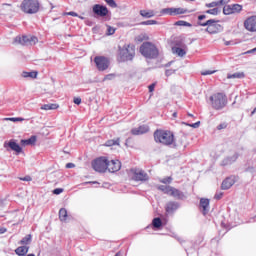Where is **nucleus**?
<instances>
[{
  "instance_id": "1",
  "label": "nucleus",
  "mask_w": 256,
  "mask_h": 256,
  "mask_svg": "<svg viewBox=\"0 0 256 256\" xmlns=\"http://www.w3.org/2000/svg\"><path fill=\"white\" fill-rule=\"evenodd\" d=\"M154 141L162 145H173L175 143V135L168 130H156L154 132Z\"/></svg>"
},
{
  "instance_id": "2",
  "label": "nucleus",
  "mask_w": 256,
  "mask_h": 256,
  "mask_svg": "<svg viewBox=\"0 0 256 256\" xmlns=\"http://www.w3.org/2000/svg\"><path fill=\"white\" fill-rule=\"evenodd\" d=\"M140 53L147 59H157L159 57V50L151 42H144L140 46Z\"/></svg>"
},
{
  "instance_id": "3",
  "label": "nucleus",
  "mask_w": 256,
  "mask_h": 256,
  "mask_svg": "<svg viewBox=\"0 0 256 256\" xmlns=\"http://www.w3.org/2000/svg\"><path fill=\"white\" fill-rule=\"evenodd\" d=\"M210 103L212 109H215L216 111H221L227 105V96H225L223 93H216L210 96Z\"/></svg>"
},
{
  "instance_id": "4",
  "label": "nucleus",
  "mask_w": 256,
  "mask_h": 256,
  "mask_svg": "<svg viewBox=\"0 0 256 256\" xmlns=\"http://www.w3.org/2000/svg\"><path fill=\"white\" fill-rule=\"evenodd\" d=\"M21 11L27 13L28 15H33L39 11V1L38 0H23L20 5Z\"/></svg>"
},
{
  "instance_id": "5",
  "label": "nucleus",
  "mask_w": 256,
  "mask_h": 256,
  "mask_svg": "<svg viewBox=\"0 0 256 256\" xmlns=\"http://www.w3.org/2000/svg\"><path fill=\"white\" fill-rule=\"evenodd\" d=\"M198 25H201V27H207L206 31L207 33H210V35L223 31V26L219 24V21H215L214 19H210L206 22H199Z\"/></svg>"
},
{
  "instance_id": "6",
  "label": "nucleus",
  "mask_w": 256,
  "mask_h": 256,
  "mask_svg": "<svg viewBox=\"0 0 256 256\" xmlns=\"http://www.w3.org/2000/svg\"><path fill=\"white\" fill-rule=\"evenodd\" d=\"M92 168L98 173H105L107 171V158L99 157L92 161Z\"/></svg>"
},
{
  "instance_id": "7",
  "label": "nucleus",
  "mask_w": 256,
  "mask_h": 256,
  "mask_svg": "<svg viewBox=\"0 0 256 256\" xmlns=\"http://www.w3.org/2000/svg\"><path fill=\"white\" fill-rule=\"evenodd\" d=\"M121 61H133L135 57V46L128 45L126 48L120 50Z\"/></svg>"
},
{
  "instance_id": "8",
  "label": "nucleus",
  "mask_w": 256,
  "mask_h": 256,
  "mask_svg": "<svg viewBox=\"0 0 256 256\" xmlns=\"http://www.w3.org/2000/svg\"><path fill=\"white\" fill-rule=\"evenodd\" d=\"M130 175H132L133 181H149V175L141 169L132 168L130 170Z\"/></svg>"
},
{
  "instance_id": "9",
  "label": "nucleus",
  "mask_w": 256,
  "mask_h": 256,
  "mask_svg": "<svg viewBox=\"0 0 256 256\" xmlns=\"http://www.w3.org/2000/svg\"><path fill=\"white\" fill-rule=\"evenodd\" d=\"M94 63L98 71H106V69H109V59L105 56H96L94 58Z\"/></svg>"
},
{
  "instance_id": "10",
  "label": "nucleus",
  "mask_w": 256,
  "mask_h": 256,
  "mask_svg": "<svg viewBox=\"0 0 256 256\" xmlns=\"http://www.w3.org/2000/svg\"><path fill=\"white\" fill-rule=\"evenodd\" d=\"M38 41L35 36H17L15 38V43H20V45H35Z\"/></svg>"
},
{
  "instance_id": "11",
  "label": "nucleus",
  "mask_w": 256,
  "mask_h": 256,
  "mask_svg": "<svg viewBox=\"0 0 256 256\" xmlns=\"http://www.w3.org/2000/svg\"><path fill=\"white\" fill-rule=\"evenodd\" d=\"M107 170L109 173H117V171L121 170V161L119 160H111L107 159Z\"/></svg>"
},
{
  "instance_id": "12",
  "label": "nucleus",
  "mask_w": 256,
  "mask_h": 256,
  "mask_svg": "<svg viewBox=\"0 0 256 256\" xmlns=\"http://www.w3.org/2000/svg\"><path fill=\"white\" fill-rule=\"evenodd\" d=\"M92 10H93V13L98 17H107L109 13V9H107L105 6L101 4L94 5Z\"/></svg>"
},
{
  "instance_id": "13",
  "label": "nucleus",
  "mask_w": 256,
  "mask_h": 256,
  "mask_svg": "<svg viewBox=\"0 0 256 256\" xmlns=\"http://www.w3.org/2000/svg\"><path fill=\"white\" fill-rule=\"evenodd\" d=\"M244 27L250 33L256 32V16H251L244 22Z\"/></svg>"
},
{
  "instance_id": "14",
  "label": "nucleus",
  "mask_w": 256,
  "mask_h": 256,
  "mask_svg": "<svg viewBox=\"0 0 256 256\" xmlns=\"http://www.w3.org/2000/svg\"><path fill=\"white\" fill-rule=\"evenodd\" d=\"M4 147L7 149L9 147L11 151H15L16 153H22L23 148L19 144H17V141L14 139H11L9 142H4Z\"/></svg>"
},
{
  "instance_id": "15",
  "label": "nucleus",
  "mask_w": 256,
  "mask_h": 256,
  "mask_svg": "<svg viewBox=\"0 0 256 256\" xmlns=\"http://www.w3.org/2000/svg\"><path fill=\"white\" fill-rule=\"evenodd\" d=\"M168 195H170V197H174V199H178V200L185 199V194L181 190H179L175 187H172V186L170 187Z\"/></svg>"
},
{
  "instance_id": "16",
  "label": "nucleus",
  "mask_w": 256,
  "mask_h": 256,
  "mask_svg": "<svg viewBox=\"0 0 256 256\" xmlns=\"http://www.w3.org/2000/svg\"><path fill=\"white\" fill-rule=\"evenodd\" d=\"M173 145L178 149H185V147H187V137L185 135L179 136L176 140H174Z\"/></svg>"
},
{
  "instance_id": "17",
  "label": "nucleus",
  "mask_w": 256,
  "mask_h": 256,
  "mask_svg": "<svg viewBox=\"0 0 256 256\" xmlns=\"http://www.w3.org/2000/svg\"><path fill=\"white\" fill-rule=\"evenodd\" d=\"M235 185V176L227 177L225 180H223L221 184V189L223 191H227V189H231L232 186Z\"/></svg>"
},
{
  "instance_id": "18",
  "label": "nucleus",
  "mask_w": 256,
  "mask_h": 256,
  "mask_svg": "<svg viewBox=\"0 0 256 256\" xmlns=\"http://www.w3.org/2000/svg\"><path fill=\"white\" fill-rule=\"evenodd\" d=\"M132 135H143L145 133H149V126L147 125H142L138 128H133L131 130Z\"/></svg>"
},
{
  "instance_id": "19",
  "label": "nucleus",
  "mask_w": 256,
  "mask_h": 256,
  "mask_svg": "<svg viewBox=\"0 0 256 256\" xmlns=\"http://www.w3.org/2000/svg\"><path fill=\"white\" fill-rule=\"evenodd\" d=\"M200 207L202 208L203 215H207V213H209V199H200Z\"/></svg>"
},
{
  "instance_id": "20",
  "label": "nucleus",
  "mask_w": 256,
  "mask_h": 256,
  "mask_svg": "<svg viewBox=\"0 0 256 256\" xmlns=\"http://www.w3.org/2000/svg\"><path fill=\"white\" fill-rule=\"evenodd\" d=\"M237 159H239V154L235 153L232 156L226 157L223 161H222V165L223 166H227V165H232V163H235V161H237Z\"/></svg>"
},
{
  "instance_id": "21",
  "label": "nucleus",
  "mask_w": 256,
  "mask_h": 256,
  "mask_svg": "<svg viewBox=\"0 0 256 256\" xmlns=\"http://www.w3.org/2000/svg\"><path fill=\"white\" fill-rule=\"evenodd\" d=\"M179 209V203L177 202H168L166 204V213H174Z\"/></svg>"
},
{
  "instance_id": "22",
  "label": "nucleus",
  "mask_w": 256,
  "mask_h": 256,
  "mask_svg": "<svg viewBox=\"0 0 256 256\" xmlns=\"http://www.w3.org/2000/svg\"><path fill=\"white\" fill-rule=\"evenodd\" d=\"M16 255L26 256L29 253V246H20L15 250Z\"/></svg>"
},
{
  "instance_id": "23",
  "label": "nucleus",
  "mask_w": 256,
  "mask_h": 256,
  "mask_svg": "<svg viewBox=\"0 0 256 256\" xmlns=\"http://www.w3.org/2000/svg\"><path fill=\"white\" fill-rule=\"evenodd\" d=\"M20 143L23 147H26V145H35L37 143V136H31L29 139L21 140Z\"/></svg>"
},
{
  "instance_id": "24",
  "label": "nucleus",
  "mask_w": 256,
  "mask_h": 256,
  "mask_svg": "<svg viewBox=\"0 0 256 256\" xmlns=\"http://www.w3.org/2000/svg\"><path fill=\"white\" fill-rule=\"evenodd\" d=\"M141 17H145L146 19H151V17H155V11L153 10H140Z\"/></svg>"
},
{
  "instance_id": "25",
  "label": "nucleus",
  "mask_w": 256,
  "mask_h": 256,
  "mask_svg": "<svg viewBox=\"0 0 256 256\" xmlns=\"http://www.w3.org/2000/svg\"><path fill=\"white\" fill-rule=\"evenodd\" d=\"M59 107V104H44L41 106L43 111H55Z\"/></svg>"
},
{
  "instance_id": "26",
  "label": "nucleus",
  "mask_w": 256,
  "mask_h": 256,
  "mask_svg": "<svg viewBox=\"0 0 256 256\" xmlns=\"http://www.w3.org/2000/svg\"><path fill=\"white\" fill-rule=\"evenodd\" d=\"M172 51H173V53H176V55L178 57H185V55H187L185 48L174 47V48H172Z\"/></svg>"
},
{
  "instance_id": "27",
  "label": "nucleus",
  "mask_w": 256,
  "mask_h": 256,
  "mask_svg": "<svg viewBox=\"0 0 256 256\" xmlns=\"http://www.w3.org/2000/svg\"><path fill=\"white\" fill-rule=\"evenodd\" d=\"M31 241H32V236L31 234H28L20 240L19 245H24V246L31 245Z\"/></svg>"
},
{
  "instance_id": "28",
  "label": "nucleus",
  "mask_w": 256,
  "mask_h": 256,
  "mask_svg": "<svg viewBox=\"0 0 256 256\" xmlns=\"http://www.w3.org/2000/svg\"><path fill=\"white\" fill-rule=\"evenodd\" d=\"M38 72L32 71V72H22V77L27 79V77H30V79H37Z\"/></svg>"
},
{
  "instance_id": "29",
  "label": "nucleus",
  "mask_w": 256,
  "mask_h": 256,
  "mask_svg": "<svg viewBox=\"0 0 256 256\" xmlns=\"http://www.w3.org/2000/svg\"><path fill=\"white\" fill-rule=\"evenodd\" d=\"M243 77H245V73L243 72H236L227 76L228 79H243Z\"/></svg>"
},
{
  "instance_id": "30",
  "label": "nucleus",
  "mask_w": 256,
  "mask_h": 256,
  "mask_svg": "<svg viewBox=\"0 0 256 256\" xmlns=\"http://www.w3.org/2000/svg\"><path fill=\"white\" fill-rule=\"evenodd\" d=\"M59 219L60 221H67V209L61 208L59 210Z\"/></svg>"
},
{
  "instance_id": "31",
  "label": "nucleus",
  "mask_w": 256,
  "mask_h": 256,
  "mask_svg": "<svg viewBox=\"0 0 256 256\" xmlns=\"http://www.w3.org/2000/svg\"><path fill=\"white\" fill-rule=\"evenodd\" d=\"M152 225L153 227H155V229H159L161 225H163V222L161 221V218H154L152 221Z\"/></svg>"
},
{
  "instance_id": "32",
  "label": "nucleus",
  "mask_w": 256,
  "mask_h": 256,
  "mask_svg": "<svg viewBox=\"0 0 256 256\" xmlns=\"http://www.w3.org/2000/svg\"><path fill=\"white\" fill-rule=\"evenodd\" d=\"M185 13H187V9L185 8H173L174 15H183Z\"/></svg>"
},
{
  "instance_id": "33",
  "label": "nucleus",
  "mask_w": 256,
  "mask_h": 256,
  "mask_svg": "<svg viewBox=\"0 0 256 256\" xmlns=\"http://www.w3.org/2000/svg\"><path fill=\"white\" fill-rule=\"evenodd\" d=\"M223 13H224V15L233 14V6H231V5L224 6Z\"/></svg>"
},
{
  "instance_id": "34",
  "label": "nucleus",
  "mask_w": 256,
  "mask_h": 256,
  "mask_svg": "<svg viewBox=\"0 0 256 256\" xmlns=\"http://www.w3.org/2000/svg\"><path fill=\"white\" fill-rule=\"evenodd\" d=\"M105 145L106 147H113V145H117L119 147V138L116 140H108Z\"/></svg>"
},
{
  "instance_id": "35",
  "label": "nucleus",
  "mask_w": 256,
  "mask_h": 256,
  "mask_svg": "<svg viewBox=\"0 0 256 256\" xmlns=\"http://www.w3.org/2000/svg\"><path fill=\"white\" fill-rule=\"evenodd\" d=\"M158 189L160 191H163V193H165L166 195H169V191L171 190V186L161 185V186L158 187Z\"/></svg>"
},
{
  "instance_id": "36",
  "label": "nucleus",
  "mask_w": 256,
  "mask_h": 256,
  "mask_svg": "<svg viewBox=\"0 0 256 256\" xmlns=\"http://www.w3.org/2000/svg\"><path fill=\"white\" fill-rule=\"evenodd\" d=\"M175 25H177L178 27H191V23L185 22L183 20L177 21Z\"/></svg>"
},
{
  "instance_id": "37",
  "label": "nucleus",
  "mask_w": 256,
  "mask_h": 256,
  "mask_svg": "<svg viewBox=\"0 0 256 256\" xmlns=\"http://www.w3.org/2000/svg\"><path fill=\"white\" fill-rule=\"evenodd\" d=\"M162 15H171L173 16V8H164L161 10Z\"/></svg>"
},
{
  "instance_id": "38",
  "label": "nucleus",
  "mask_w": 256,
  "mask_h": 256,
  "mask_svg": "<svg viewBox=\"0 0 256 256\" xmlns=\"http://www.w3.org/2000/svg\"><path fill=\"white\" fill-rule=\"evenodd\" d=\"M243 9L242 5L234 4L232 5V12L233 13H239Z\"/></svg>"
},
{
  "instance_id": "39",
  "label": "nucleus",
  "mask_w": 256,
  "mask_h": 256,
  "mask_svg": "<svg viewBox=\"0 0 256 256\" xmlns=\"http://www.w3.org/2000/svg\"><path fill=\"white\" fill-rule=\"evenodd\" d=\"M220 12L221 10H219V8H213L206 11L209 15H219Z\"/></svg>"
},
{
  "instance_id": "40",
  "label": "nucleus",
  "mask_w": 256,
  "mask_h": 256,
  "mask_svg": "<svg viewBox=\"0 0 256 256\" xmlns=\"http://www.w3.org/2000/svg\"><path fill=\"white\" fill-rule=\"evenodd\" d=\"M4 121H12L13 123H17V122H21V121H25V118H21V117H18V118H4Z\"/></svg>"
},
{
  "instance_id": "41",
  "label": "nucleus",
  "mask_w": 256,
  "mask_h": 256,
  "mask_svg": "<svg viewBox=\"0 0 256 256\" xmlns=\"http://www.w3.org/2000/svg\"><path fill=\"white\" fill-rule=\"evenodd\" d=\"M104 1L107 3V5H109V7L116 9L117 3L115 2V0H104Z\"/></svg>"
},
{
  "instance_id": "42",
  "label": "nucleus",
  "mask_w": 256,
  "mask_h": 256,
  "mask_svg": "<svg viewBox=\"0 0 256 256\" xmlns=\"http://www.w3.org/2000/svg\"><path fill=\"white\" fill-rule=\"evenodd\" d=\"M173 181V178L171 176H168L166 178H163L160 180V183H164L165 185L171 183Z\"/></svg>"
},
{
  "instance_id": "43",
  "label": "nucleus",
  "mask_w": 256,
  "mask_h": 256,
  "mask_svg": "<svg viewBox=\"0 0 256 256\" xmlns=\"http://www.w3.org/2000/svg\"><path fill=\"white\" fill-rule=\"evenodd\" d=\"M157 21L156 20H147V21H143L141 22V25H157Z\"/></svg>"
},
{
  "instance_id": "44",
  "label": "nucleus",
  "mask_w": 256,
  "mask_h": 256,
  "mask_svg": "<svg viewBox=\"0 0 256 256\" xmlns=\"http://www.w3.org/2000/svg\"><path fill=\"white\" fill-rule=\"evenodd\" d=\"M183 124L184 125H188V127H193V129H197L199 127V125H201V122L198 121V122H196L194 124H187V123L183 122Z\"/></svg>"
},
{
  "instance_id": "45",
  "label": "nucleus",
  "mask_w": 256,
  "mask_h": 256,
  "mask_svg": "<svg viewBox=\"0 0 256 256\" xmlns=\"http://www.w3.org/2000/svg\"><path fill=\"white\" fill-rule=\"evenodd\" d=\"M112 79H115V74H108L103 78V81H111Z\"/></svg>"
},
{
  "instance_id": "46",
  "label": "nucleus",
  "mask_w": 256,
  "mask_h": 256,
  "mask_svg": "<svg viewBox=\"0 0 256 256\" xmlns=\"http://www.w3.org/2000/svg\"><path fill=\"white\" fill-rule=\"evenodd\" d=\"M107 35H115V28L108 26Z\"/></svg>"
},
{
  "instance_id": "47",
  "label": "nucleus",
  "mask_w": 256,
  "mask_h": 256,
  "mask_svg": "<svg viewBox=\"0 0 256 256\" xmlns=\"http://www.w3.org/2000/svg\"><path fill=\"white\" fill-rule=\"evenodd\" d=\"M174 73H175V70L173 69H168L165 71L166 77H171V75H174Z\"/></svg>"
},
{
  "instance_id": "48",
  "label": "nucleus",
  "mask_w": 256,
  "mask_h": 256,
  "mask_svg": "<svg viewBox=\"0 0 256 256\" xmlns=\"http://www.w3.org/2000/svg\"><path fill=\"white\" fill-rule=\"evenodd\" d=\"M63 188H56L53 190V194L54 195H61V193H63Z\"/></svg>"
},
{
  "instance_id": "49",
  "label": "nucleus",
  "mask_w": 256,
  "mask_h": 256,
  "mask_svg": "<svg viewBox=\"0 0 256 256\" xmlns=\"http://www.w3.org/2000/svg\"><path fill=\"white\" fill-rule=\"evenodd\" d=\"M222 198H223V192H216L214 199H217V201H219Z\"/></svg>"
},
{
  "instance_id": "50",
  "label": "nucleus",
  "mask_w": 256,
  "mask_h": 256,
  "mask_svg": "<svg viewBox=\"0 0 256 256\" xmlns=\"http://www.w3.org/2000/svg\"><path fill=\"white\" fill-rule=\"evenodd\" d=\"M218 131H221V129H227V123L223 122L217 126Z\"/></svg>"
},
{
  "instance_id": "51",
  "label": "nucleus",
  "mask_w": 256,
  "mask_h": 256,
  "mask_svg": "<svg viewBox=\"0 0 256 256\" xmlns=\"http://www.w3.org/2000/svg\"><path fill=\"white\" fill-rule=\"evenodd\" d=\"M215 73V70H206L201 72V75H213Z\"/></svg>"
},
{
  "instance_id": "52",
  "label": "nucleus",
  "mask_w": 256,
  "mask_h": 256,
  "mask_svg": "<svg viewBox=\"0 0 256 256\" xmlns=\"http://www.w3.org/2000/svg\"><path fill=\"white\" fill-rule=\"evenodd\" d=\"M207 7H218L219 6V3L217 2H211L209 4L206 5Z\"/></svg>"
},
{
  "instance_id": "53",
  "label": "nucleus",
  "mask_w": 256,
  "mask_h": 256,
  "mask_svg": "<svg viewBox=\"0 0 256 256\" xmlns=\"http://www.w3.org/2000/svg\"><path fill=\"white\" fill-rule=\"evenodd\" d=\"M217 3L218 5H227V3H229V0H220Z\"/></svg>"
},
{
  "instance_id": "54",
  "label": "nucleus",
  "mask_w": 256,
  "mask_h": 256,
  "mask_svg": "<svg viewBox=\"0 0 256 256\" xmlns=\"http://www.w3.org/2000/svg\"><path fill=\"white\" fill-rule=\"evenodd\" d=\"M150 93H153L155 91V83L151 84L149 87H148Z\"/></svg>"
},
{
  "instance_id": "55",
  "label": "nucleus",
  "mask_w": 256,
  "mask_h": 256,
  "mask_svg": "<svg viewBox=\"0 0 256 256\" xmlns=\"http://www.w3.org/2000/svg\"><path fill=\"white\" fill-rule=\"evenodd\" d=\"M20 181H31V176H25L20 178Z\"/></svg>"
},
{
  "instance_id": "56",
  "label": "nucleus",
  "mask_w": 256,
  "mask_h": 256,
  "mask_svg": "<svg viewBox=\"0 0 256 256\" xmlns=\"http://www.w3.org/2000/svg\"><path fill=\"white\" fill-rule=\"evenodd\" d=\"M75 105H81V98H74Z\"/></svg>"
},
{
  "instance_id": "57",
  "label": "nucleus",
  "mask_w": 256,
  "mask_h": 256,
  "mask_svg": "<svg viewBox=\"0 0 256 256\" xmlns=\"http://www.w3.org/2000/svg\"><path fill=\"white\" fill-rule=\"evenodd\" d=\"M75 165L73 163H67L66 164V169H73Z\"/></svg>"
},
{
  "instance_id": "58",
  "label": "nucleus",
  "mask_w": 256,
  "mask_h": 256,
  "mask_svg": "<svg viewBox=\"0 0 256 256\" xmlns=\"http://www.w3.org/2000/svg\"><path fill=\"white\" fill-rule=\"evenodd\" d=\"M203 19H207V16H206V15H200V16H198V20H199V21H203Z\"/></svg>"
},
{
  "instance_id": "59",
  "label": "nucleus",
  "mask_w": 256,
  "mask_h": 256,
  "mask_svg": "<svg viewBox=\"0 0 256 256\" xmlns=\"http://www.w3.org/2000/svg\"><path fill=\"white\" fill-rule=\"evenodd\" d=\"M67 15H71L72 17H78L76 12H69Z\"/></svg>"
},
{
  "instance_id": "60",
  "label": "nucleus",
  "mask_w": 256,
  "mask_h": 256,
  "mask_svg": "<svg viewBox=\"0 0 256 256\" xmlns=\"http://www.w3.org/2000/svg\"><path fill=\"white\" fill-rule=\"evenodd\" d=\"M6 232H7V229H5V228L0 229V235H2L3 233H6Z\"/></svg>"
},
{
  "instance_id": "61",
  "label": "nucleus",
  "mask_w": 256,
  "mask_h": 256,
  "mask_svg": "<svg viewBox=\"0 0 256 256\" xmlns=\"http://www.w3.org/2000/svg\"><path fill=\"white\" fill-rule=\"evenodd\" d=\"M246 171H250V173H253L254 171H255V168H253V167H249V168H247V170Z\"/></svg>"
},
{
  "instance_id": "62",
  "label": "nucleus",
  "mask_w": 256,
  "mask_h": 256,
  "mask_svg": "<svg viewBox=\"0 0 256 256\" xmlns=\"http://www.w3.org/2000/svg\"><path fill=\"white\" fill-rule=\"evenodd\" d=\"M255 52H256V48H253L252 50H249V51L245 52V54H247V53H255Z\"/></svg>"
},
{
  "instance_id": "63",
  "label": "nucleus",
  "mask_w": 256,
  "mask_h": 256,
  "mask_svg": "<svg viewBox=\"0 0 256 256\" xmlns=\"http://www.w3.org/2000/svg\"><path fill=\"white\" fill-rule=\"evenodd\" d=\"M115 256H123V254L121 252H118L115 254Z\"/></svg>"
},
{
  "instance_id": "64",
  "label": "nucleus",
  "mask_w": 256,
  "mask_h": 256,
  "mask_svg": "<svg viewBox=\"0 0 256 256\" xmlns=\"http://www.w3.org/2000/svg\"><path fill=\"white\" fill-rule=\"evenodd\" d=\"M256 113V108H254V110L251 112V115H255Z\"/></svg>"
}]
</instances>
